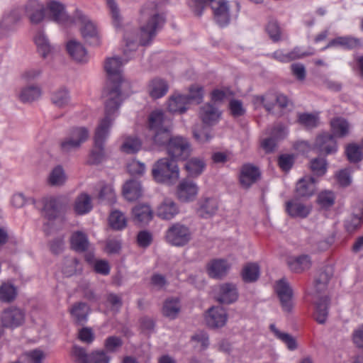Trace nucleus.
<instances>
[{"mask_svg":"<svg viewBox=\"0 0 363 363\" xmlns=\"http://www.w3.org/2000/svg\"><path fill=\"white\" fill-rule=\"evenodd\" d=\"M166 21L165 16L159 10L155 2L145 4L141 9V26L140 34L126 32L124 35L125 48L124 55L136 49L138 45H148L161 30Z\"/></svg>","mask_w":363,"mask_h":363,"instance_id":"f257e3e1","label":"nucleus"},{"mask_svg":"<svg viewBox=\"0 0 363 363\" xmlns=\"http://www.w3.org/2000/svg\"><path fill=\"white\" fill-rule=\"evenodd\" d=\"M123 65V62L118 57L106 60L104 69L107 75V82L102 92V97L105 99V110H107L109 106L110 111H117L121 106Z\"/></svg>","mask_w":363,"mask_h":363,"instance_id":"f03ea898","label":"nucleus"},{"mask_svg":"<svg viewBox=\"0 0 363 363\" xmlns=\"http://www.w3.org/2000/svg\"><path fill=\"white\" fill-rule=\"evenodd\" d=\"M116 111H110L109 106L105 110V116L100 121L95 130L94 147L91 149L88 162L91 164H99L106 158L104 144L109 135L110 128L114 120L113 114Z\"/></svg>","mask_w":363,"mask_h":363,"instance_id":"7ed1b4c3","label":"nucleus"},{"mask_svg":"<svg viewBox=\"0 0 363 363\" xmlns=\"http://www.w3.org/2000/svg\"><path fill=\"white\" fill-rule=\"evenodd\" d=\"M148 127L152 132V140L157 146H164L167 149L168 143L174 137L171 134L170 122L162 111H152L148 118Z\"/></svg>","mask_w":363,"mask_h":363,"instance_id":"20e7f679","label":"nucleus"},{"mask_svg":"<svg viewBox=\"0 0 363 363\" xmlns=\"http://www.w3.org/2000/svg\"><path fill=\"white\" fill-rule=\"evenodd\" d=\"M152 176L157 183L168 185L176 183L179 178L177 161L170 157L159 159L152 165Z\"/></svg>","mask_w":363,"mask_h":363,"instance_id":"39448f33","label":"nucleus"},{"mask_svg":"<svg viewBox=\"0 0 363 363\" xmlns=\"http://www.w3.org/2000/svg\"><path fill=\"white\" fill-rule=\"evenodd\" d=\"M169 157L175 161L186 160L192 152V147L189 140L183 136L175 135L166 149Z\"/></svg>","mask_w":363,"mask_h":363,"instance_id":"423d86ee","label":"nucleus"},{"mask_svg":"<svg viewBox=\"0 0 363 363\" xmlns=\"http://www.w3.org/2000/svg\"><path fill=\"white\" fill-rule=\"evenodd\" d=\"M165 238L169 244L182 247L190 241L191 233L188 226L180 223H175L166 231Z\"/></svg>","mask_w":363,"mask_h":363,"instance_id":"0eeeda50","label":"nucleus"},{"mask_svg":"<svg viewBox=\"0 0 363 363\" xmlns=\"http://www.w3.org/2000/svg\"><path fill=\"white\" fill-rule=\"evenodd\" d=\"M275 291L284 311L291 312L293 308V290L284 279H279L275 285Z\"/></svg>","mask_w":363,"mask_h":363,"instance_id":"6e6552de","label":"nucleus"},{"mask_svg":"<svg viewBox=\"0 0 363 363\" xmlns=\"http://www.w3.org/2000/svg\"><path fill=\"white\" fill-rule=\"evenodd\" d=\"M77 17L82 21L83 26L81 33L84 39L91 45L98 46L101 43L96 26L80 11H77Z\"/></svg>","mask_w":363,"mask_h":363,"instance_id":"1a4fd4ad","label":"nucleus"},{"mask_svg":"<svg viewBox=\"0 0 363 363\" xmlns=\"http://www.w3.org/2000/svg\"><path fill=\"white\" fill-rule=\"evenodd\" d=\"M221 116L222 111L213 102L206 103L199 108V118L207 126L216 125L220 120Z\"/></svg>","mask_w":363,"mask_h":363,"instance_id":"9d476101","label":"nucleus"},{"mask_svg":"<svg viewBox=\"0 0 363 363\" xmlns=\"http://www.w3.org/2000/svg\"><path fill=\"white\" fill-rule=\"evenodd\" d=\"M211 8L214 20L220 26H226L230 23V14L228 2L226 0H211Z\"/></svg>","mask_w":363,"mask_h":363,"instance_id":"9b49d317","label":"nucleus"},{"mask_svg":"<svg viewBox=\"0 0 363 363\" xmlns=\"http://www.w3.org/2000/svg\"><path fill=\"white\" fill-rule=\"evenodd\" d=\"M25 319V314L22 310L17 307L11 306L1 313V324L5 328H13L21 325Z\"/></svg>","mask_w":363,"mask_h":363,"instance_id":"f8f14e48","label":"nucleus"},{"mask_svg":"<svg viewBox=\"0 0 363 363\" xmlns=\"http://www.w3.org/2000/svg\"><path fill=\"white\" fill-rule=\"evenodd\" d=\"M67 201L63 197H51L44 204L45 216L53 220L63 213L67 208Z\"/></svg>","mask_w":363,"mask_h":363,"instance_id":"ddd939ff","label":"nucleus"},{"mask_svg":"<svg viewBox=\"0 0 363 363\" xmlns=\"http://www.w3.org/2000/svg\"><path fill=\"white\" fill-rule=\"evenodd\" d=\"M314 148L320 155H330L336 152L337 150V142L334 136L329 133H323L317 136Z\"/></svg>","mask_w":363,"mask_h":363,"instance_id":"4468645a","label":"nucleus"},{"mask_svg":"<svg viewBox=\"0 0 363 363\" xmlns=\"http://www.w3.org/2000/svg\"><path fill=\"white\" fill-rule=\"evenodd\" d=\"M198 192L199 187L197 184L189 179L182 180L177 186V198L182 202H189L194 200Z\"/></svg>","mask_w":363,"mask_h":363,"instance_id":"2eb2a0df","label":"nucleus"},{"mask_svg":"<svg viewBox=\"0 0 363 363\" xmlns=\"http://www.w3.org/2000/svg\"><path fill=\"white\" fill-rule=\"evenodd\" d=\"M285 210L291 218L303 219L308 216L312 208L311 205L305 204L294 199L286 202Z\"/></svg>","mask_w":363,"mask_h":363,"instance_id":"dca6fc26","label":"nucleus"},{"mask_svg":"<svg viewBox=\"0 0 363 363\" xmlns=\"http://www.w3.org/2000/svg\"><path fill=\"white\" fill-rule=\"evenodd\" d=\"M238 291L235 284L224 283L218 286L216 300L223 304H230L237 301Z\"/></svg>","mask_w":363,"mask_h":363,"instance_id":"f3484780","label":"nucleus"},{"mask_svg":"<svg viewBox=\"0 0 363 363\" xmlns=\"http://www.w3.org/2000/svg\"><path fill=\"white\" fill-rule=\"evenodd\" d=\"M196 213L202 218L213 216L218 210V201L214 197H201L198 203Z\"/></svg>","mask_w":363,"mask_h":363,"instance_id":"a211bd4d","label":"nucleus"},{"mask_svg":"<svg viewBox=\"0 0 363 363\" xmlns=\"http://www.w3.org/2000/svg\"><path fill=\"white\" fill-rule=\"evenodd\" d=\"M260 175V171L257 167L245 164L240 169V183L243 188L249 189L259 179Z\"/></svg>","mask_w":363,"mask_h":363,"instance_id":"6ab92c4d","label":"nucleus"},{"mask_svg":"<svg viewBox=\"0 0 363 363\" xmlns=\"http://www.w3.org/2000/svg\"><path fill=\"white\" fill-rule=\"evenodd\" d=\"M205 320L209 328H220L226 323L227 313L222 307H212L208 309Z\"/></svg>","mask_w":363,"mask_h":363,"instance_id":"aec40b11","label":"nucleus"},{"mask_svg":"<svg viewBox=\"0 0 363 363\" xmlns=\"http://www.w3.org/2000/svg\"><path fill=\"white\" fill-rule=\"evenodd\" d=\"M315 179L313 177L306 176L300 179L296 185L295 194L298 198H309L316 190Z\"/></svg>","mask_w":363,"mask_h":363,"instance_id":"412c9836","label":"nucleus"},{"mask_svg":"<svg viewBox=\"0 0 363 363\" xmlns=\"http://www.w3.org/2000/svg\"><path fill=\"white\" fill-rule=\"evenodd\" d=\"M26 13L30 22L34 24L40 23L45 17V9L38 0H30L27 2Z\"/></svg>","mask_w":363,"mask_h":363,"instance_id":"4be33fe9","label":"nucleus"},{"mask_svg":"<svg viewBox=\"0 0 363 363\" xmlns=\"http://www.w3.org/2000/svg\"><path fill=\"white\" fill-rule=\"evenodd\" d=\"M48 18L57 23H65L69 21V16L65 10V6L59 1H52L48 4Z\"/></svg>","mask_w":363,"mask_h":363,"instance_id":"5701e85b","label":"nucleus"},{"mask_svg":"<svg viewBox=\"0 0 363 363\" xmlns=\"http://www.w3.org/2000/svg\"><path fill=\"white\" fill-rule=\"evenodd\" d=\"M189 99L184 94H173L168 100L167 108L173 113H184L189 108Z\"/></svg>","mask_w":363,"mask_h":363,"instance_id":"b1692460","label":"nucleus"},{"mask_svg":"<svg viewBox=\"0 0 363 363\" xmlns=\"http://www.w3.org/2000/svg\"><path fill=\"white\" fill-rule=\"evenodd\" d=\"M66 48L69 56L76 62H86L88 61L87 51L79 42L70 40L67 42Z\"/></svg>","mask_w":363,"mask_h":363,"instance_id":"393cba45","label":"nucleus"},{"mask_svg":"<svg viewBox=\"0 0 363 363\" xmlns=\"http://www.w3.org/2000/svg\"><path fill=\"white\" fill-rule=\"evenodd\" d=\"M330 300L328 296L320 297L315 302L314 319L319 324H324L328 318Z\"/></svg>","mask_w":363,"mask_h":363,"instance_id":"a878e982","label":"nucleus"},{"mask_svg":"<svg viewBox=\"0 0 363 363\" xmlns=\"http://www.w3.org/2000/svg\"><path fill=\"white\" fill-rule=\"evenodd\" d=\"M179 212L177 204L172 199H166L157 207V216L163 220H171Z\"/></svg>","mask_w":363,"mask_h":363,"instance_id":"bb28decb","label":"nucleus"},{"mask_svg":"<svg viewBox=\"0 0 363 363\" xmlns=\"http://www.w3.org/2000/svg\"><path fill=\"white\" fill-rule=\"evenodd\" d=\"M34 41L37 46L38 52L43 58H46L52 54L54 47L50 43L43 30H40L36 33Z\"/></svg>","mask_w":363,"mask_h":363,"instance_id":"cd10ccee","label":"nucleus"},{"mask_svg":"<svg viewBox=\"0 0 363 363\" xmlns=\"http://www.w3.org/2000/svg\"><path fill=\"white\" fill-rule=\"evenodd\" d=\"M333 276V268L330 265H325L317 273L315 278L314 286L318 292L326 289L329 281Z\"/></svg>","mask_w":363,"mask_h":363,"instance_id":"c85d7f7f","label":"nucleus"},{"mask_svg":"<svg viewBox=\"0 0 363 363\" xmlns=\"http://www.w3.org/2000/svg\"><path fill=\"white\" fill-rule=\"evenodd\" d=\"M336 46H340L347 50H352L361 47L362 43L358 38L351 36H340L331 40L328 45L323 48V50Z\"/></svg>","mask_w":363,"mask_h":363,"instance_id":"c756f323","label":"nucleus"},{"mask_svg":"<svg viewBox=\"0 0 363 363\" xmlns=\"http://www.w3.org/2000/svg\"><path fill=\"white\" fill-rule=\"evenodd\" d=\"M133 220L139 225H145L152 218V211L147 204H138L132 210Z\"/></svg>","mask_w":363,"mask_h":363,"instance_id":"7c9ffc66","label":"nucleus"},{"mask_svg":"<svg viewBox=\"0 0 363 363\" xmlns=\"http://www.w3.org/2000/svg\"><path fill=\"white\" fill-rule=\"evenodd\" d=\"M287 264L291 272L301 273L311 267V260L308 255H302L298 257H289L287 260Z\"/></svg>","mask_w":363,"mask_h":363,"instance_id":"2f4dec72","label":"nucleus"},{"mask_svg":"<svg viewBox=\"0 0 363 363\" xmlns=\"http://www.w3.org/2000/svg\"><path fill=\"white\" fill-rule=\"evenodd\" d=\"M230 266L225 259L212 260L207 267L209 276L214 279H220L225 276Z\"/></svg>","mask_w":363,"mask_h":363,"instance_id":"473e14b6","label":"nucleus"},{"mask_svg":"<svg viewBox=\"0 0 363 363\" xmlns=\"http://www.w3.org/2000/svg\"><path fill=\"white\" fill-rule=\"evenodd\" d=\"M123 194L124 197L130 201L139 199L143 194L140 182L135 179L128 181L123 186Z\"/></svg>","mask_w":363,"mask_h":363,"instance_id":"72a5a7b5","label":"nucleus"},{"mask_svg":"<svg viewBox=\"0 0 363 363\" xmlns=\"http://www.w3.org/2000/svg\"><path fill=\"white\" fill-rule=\"evenodd\" d=\"M169 89L167 82L160 78L152 79L148 85V91L152 99H157L164 96Z\"/></svg>","mask_w":363,"mask_h":363,"instance_id":"f704fd0d","label":"nucleus"},{"mask_svg":"<svg viewBox=\"0 0 363 363\" xmlns=\"http://www.w3.org/2000/svg\"><path fill=\"white\" fill-rule=\"evenodd\" d=\"M93 208L91 196L82 193L77 196L74 203V211L77 215H84L89 213Z\"/></svg>","mask_w":363,"mask_h":363,"instance_id":"c9c22d12","label":"nucleus"},{"mask_svg":"<svg viewBox=\"0 0 363 363\" xmlns=\"http://www.w3.org/2000/svg\"><path fill=\"white\" fill-rule=\"evenodd\" d=\"M89 313V306L83 302L75 303L70 309V313L72 318L79 325H83L86 322Z\"/></svg>","mask_w":363,"mask_h":363,"instance_id":"e433bc0d","label":"nucleus"},{"mask_svg":"<svg viewBox=\"0 0 363 363\" xmlns=\"http://www.w3.org/2000/svg\"><path fill=\"white\" fill-rule=\"evenodd\" d=\"M41 94V89L38 85L31 84L22 88L19 99L23 103H31L38 100Z\"/></svg>","mask_w":363,"mask_h":363,"instance_id":"4c0bfd02","label":"nucleus"},{"mask_svg":"<svg viewBox=\"0 0 363 363\" xmlns=\"http://www.w3.org/2000/svg\"><path fill=\"white\" fill-rule=\"evenodd\" d=\"M71 247L78 252L88 250L89 242L87 235L82 231L74 232L70 238Z\"/></svg>","mask_w":363,"mask_h":363,"instance_id":"58836bf2","label":"nucleus"},{"mask_svg":"<svg viewBox=\"0 0 363 363\" xmlns=\"http://www.w3.org/2000/svg\"><path fill=\"white\" fill-rule=\"evenodd\" d=\"M333 135L338 138H344L349 133V123L342 118H335L330 122Z\"/></svg>","mask_w":363,"mask_h":363,"instance_id":"ea45409f","label":"nucleus"},{"mask_svg":"<svg viewBox=\"0 0 363 363\" xmlns=\"http://www.w3.org/2000/svg\"><path fill=\"white\" fill-rule=\"evenodd\" d=\"M82 271V265L76 257H67L64 259L62 272L67 277H71Z\"/></svg>","mask_w":363,"mask_h":363,"instance_id":"a19ab883","label":"nucleus"},{"mask_svg":"<svg viewBox=\"0 0 363 363\" xmlns=\"http://www.w3.org/2000/svg\"><path fill=\"white\" fill-rule=\"evenodd\" d=\"M205 167V162L198 157L191 158L185 164V169L191 177H198L203 172Z\"/></svg>","mask_w":363,"mask_h":363,"instance_id":"79ce46f5","label":"nucleus"},{"mask_svg":"<svg viewBox=\"0 0 363 363\" xmlns=\"http://www.w3.org/2000/svg\"><path fill=\"white\" fill-rule=\"evenodd\" d=\"M67 179L65 172L61 165L54 167L50 172L48 183L52 186H59L63 185Z\"/></svg>","mask_w":363,"mask_h":363,"instance_id":"37998d69","label":"nucleus"},{"mask_svg":"<svg viewBox=\"0 0 363 363\" xmlns=\"http://www.w3.org/2000/svg\"><path fill=\"white\" fill-rule=\"evenodd\" d=\"M52 103L58 108H64L70 103V96L68 90L60 88L54 91L51 96Z\"/></svg>","mask_w":363,"mask_h":363,"instance_id":"c03bdc74","label":"nucleus"},{"mask_svg":"<svg viewBox=\"0 0 363 363\" xmlns=\"http://www.w3.org/2000/svg\"><path fill=\"white\" fill-rule=\"evenodd\" d=\"M17 296L16 287L9 282H4L0 286V301L11 303Z\"/></svg>","mask_w":363,"mask_h":363,"instance_id":"a18cd8bd","label":"nucleus"},{"mask_svg":"<svg viewBox=\"0 0 363 363\" xmlns=\"http://www.w3.org/2000/svg\"><path fill=\"white\" fill-rule=\"evenodd\" d=\"M298 123L306 129H313L318 126L320 120L318 114L303 113L298 114Z\"/></svg>","mask_w":363,"mask_h":363,"instance_id":"49530a36","label":"nucleus"},{"mask_svg":"<svg viewBox=\"0 0 363 363\" xmlns=\"http://www.w3.org/2000/svg\"><path fill=\"white\" fill-rule=\"evenodd\" d=\"M259 276V268L255 263H249L246 264L242 271V279L245 282H254L257 280Z\"/></svg>","mask_w":363,"mask_h":363,"instance_id":"de8ad7c7","label":"nucleus"},{"mask_svg":"<svg viewBox=\"0 0 363 363\" xmlns=\"http://www.w3.org/2000/svg\"><path fill=\"white\" fill-rule=\"evenodd\" d=\"M180 311V304L177 299L167 300L163 306L162 313L164 316L174 319Z\"/></svg>","mask_w":363,"mask_h":363,"instance_id":"09e8293b","label":"nucleus"},{"mask_svg":"<svg viewBox=\"0 0 363 363\" xmlns=\"http://www.w3.org/2000/svg\"><path fill=\"white\" fill-rule=\"evenodd\" d=\"M270 329L277 338L286 345L289 350H294L297 348L296 341L292 335L289 333L280 332L273 324L270 325Z\"/></svg>","mask_w":363,"mask_h":363,"instance_id":"8fccbe9b","label":"nucleus"},{"mask_svg":"<svg viewBox=\"0 0 363 363\" xmlns=\"http://www.w3.org/2000/svg\"><path fill=\"white\" fill-rule=\"evenodd\" d=\"M142 143L138 138L128 137L121 145V150L128 154H133L139 151Z\"/></svg>","mask_w":363,"mask_h":363,"instance_id":"3c124183","label":"nucleus"},{"mask_svg":"<svg viewBox=\"0 0 363 363\" xmlns=\"http://www.w3.org/2000/svg\"><path fill=\"white\" fill-rule=\"evenodd\" d=\"M109 223L112 228L121 230L126 226V218L119 211H113L109 216Z\"/></svg>","mask_w":363,"mask_h":363,"instance_id":"603ef678","label":"nucleus"},{"mask_svg":"<svg viewBox=\"0 0 363 363\" xmlns=\"http://www.w3.org/2000/svg\"><path fill=\"white\" fill-rule=\"evenodd\" d=\"M362 223V213L351 214L345 220V228L348 233H352L360 228Z\"/></svg>","mask_w":363,"mask_h":363,"instance_id":"864d4df0","label":"nucleus"},{"mask_svg":"<svg viewBox=\"0 0 363 363\" xmlns=\"http://www.w3.org/2000/svg\"><path fill=\"white\" fill-rule=\"evenodd\" d=\"M89 135L87 128L84 127H75L69 130L67 135L70 139H72L74 141H79V144L82 145L88 139Z\"/></svg>","mask_w":363,"mask_h":363,"instance_id":"5fc2aeb1","label":"nucleus"},{"mask_svg":"<svg viewBox=\"0 0 363 363\" xmlns=\"http://www.w3.org/2000/svg\"><path fill=\"white\" fill-rule=\"evenodd\" d=\"M81 145L79 141H74L67 135L60 143V150L64 154H69L79 149Z\"/></svg>","mask_w":363,"mask_h":363,"instance_id":"6e6d98bb","label":"nucleus"},{"mask_svg":"<svg viewBox=\"0 0 363 363\" xmlns=\"http://www.w3.org/2000/svg\"><path fill=\"white\" fill-rule=\"evenodd\" d=\"M99 198L102 201L113 203L116 201V194L113 187L111 184L103 186L100 190Z\"/></svg>","mask_w":363,"mask_h":363,"instance_id":"4d7b16f0","label":"nucleus"},{"mask_svg":"<svg viewBox=\"0 0 363 363\" xmlns=\"http://www.w3.org/2000/svg\"><path fill=\"white\" fill-rule=\"evenodd\" d=\"M311 169L315 175L323 176L327 171V162L324 158H315L311 162Z\"/></svg>","mask_w":363,"mask_h":363,"instance_id":"13d9d810","label":"nucleus"},{"mask_svg":"<svg viewBox=\"0 0 363 363\" xmlns=\"http://www.w3.org/2000/svg\"><path fill=\"white\" fill-rule=\"evenodd\" d=\"M266 31L274 42L281 40V29L277 21H269L266 26Z\"/></svg>","mask_w":363,"mask_h":363,"instance_id":"bf43d9fd","label":"nucleus"},{"mask_svg":"<svg viewBox=\"0 0 363 363\" xmlns=\"http://www.w3.org/2000/svg\"><path fill=\"white\" fill-rule=\"evenodd\" d=\"M270 94L255 96L253 97V102L256 106L262 105L266 111L269 113L272 112L274 103L273 99H269Z\"/></svg>","mask_w":363,"mask_h":363,"instance_id":"052dcab7","label":"nucleus"},{"mask_svg":"<svg viewBox=\"0 0 363 363\" xmlns=\"http://www.w3.org/2000/svg\"><path fill=\"white\" fill-rule=\"evenodd\" d=\"M346 155L350 162H358L362 160V154L359 146L350 144L345 150Z\"/></svg>","mask_w":363,"mask_h":363,"instance_id":"680f3d73","label":"nucleus"},{"mask_svg":"<svg viewBox=\"0 0 363 363\" xmlns=\"http://www.w3.org/2000/svg\"><path fill=\"white\" fill-rule=\"evenodd\" d=\"M123 345V340L118 336H109L104 341V347L107 352H115Z\"/></svg>","mask_w":363,"mask_h":363,"instance_id":"e2e57ef3","label":"nucleus"},{"mask_svg":"<svg viewBox=\"0 0 363 363\" xmlns=\"http://www.w3.org/2000/svg\"><path fill=\"white\" fill-rule=\"evenodd\" d=\"M317 202L323 208H329L333 206L335 202L334 194L331 191H323L318 194Z\"/></svg>","mask_w":363,"mask_h":363,"instance_id":"0e129e2a","label":"nucleus"},{"mask_svg":"<svg viewBox=\"0 0 363 363\" xmlns=\"http://www.w3.org/2000/svg\"><path fill=\"white\" fill-rule=\"evenodd\" d=\"M106 3L111 11L113 23L115 27L118 28L121 26L122 18L117 4L114 0H106Z\"/></svg>","mask_w":363,"mask_h":363,"instance_id":"69168bd1","label":"nucleus"},{"mask_svg":"<svg viewBox=\"0 0 363 363\" xmlns=\"http://www.w3.org/2000/svg\"><path fill=\"white\" fill-rule=\"evenodd\" d=\"M15 19L13 16L7 15L3 17L0 22V35H6L13 30Z\"/></svg>","mask_w":363,"mask_h":363,"instance_id":"338daca9","label":"nucleus"},{"mask_svg":"<svg viewBox=\"0 0 363 363\" xmlns=\"http://www.w3.org/2000/svg\"><path fill=\"white\" fill-rule=\"evenodd\" d=\"M27 363H42L45 357V353L40 350H33L25 354Z\"/></svg>","mask_w":363,"mask_h":363,"instance_id":"774afa93","label":"nucleus"}]
</instances>
